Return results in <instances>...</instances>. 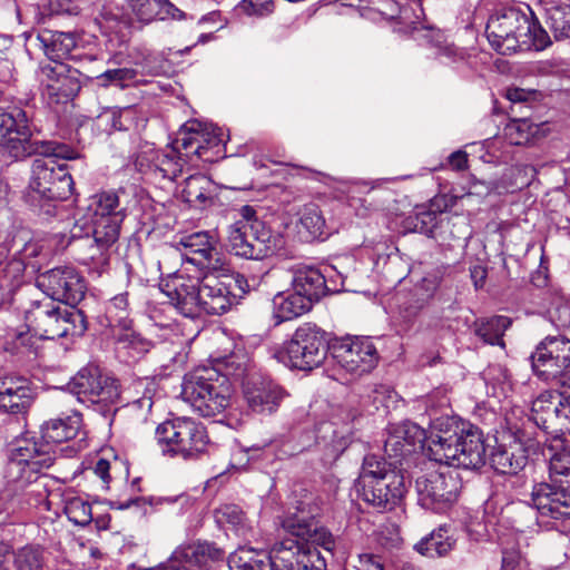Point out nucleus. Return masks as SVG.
<instances>
[{"mask_svg":"<svg viewBox=\"0 0 570 570\" xmlns=\"http://www.w3.org/2000/svg\"><path fill=\"white\" fill-rule=\"evenodd\" d=\"M282 528L296 539H284L274 544L275 570H325L326 561L317 547L332 552L335 542L332 533L318 527L314 515L297 508L282 521Z\"/></svg>","mask_w":570,"mask_h":570,"instance_id":"obj_4","label":"nucleus"},{"mask_svg":"<svg viewBox=\"0 0 570 570\" xmlns=\"http://www.w3.org/2000/svg\"><path fill=\"white\" fill-rule=\"evenodd\" d=\"M28 115L20 107L0 108V147L16 159L32 155L45 158L32 163L28 197L42 207L47 202L65 200L73 193V180L67 164L52 158L76 159L78 153L69 145L36 138Z\"/></svg>","mask_w":570,"mask_h":570,"instance_id":"obj_2","label":"nucleus"},{"mask_svg":"<svg viewBox=\"0 0 570 570\" xmlns=\"http://www.w3.org/2000/svg\"><path fill=\"white\" fill-rule=\"evenodd\" d=\"M130 10L129 22L142 26L155 20L183 19L184 12L169 0H127Z\"/></svg>","mask_w":570,"mask_h":570,"instance_id":"obj_27","label":"nucleus"},{"mask_svg":"<svg viewBox=\"0 0 570 570\" xmlns=\"http://www.w3.org/2000/svg\"><path fill=\"white\" fill-rule=\"evenodd\" d=\"M520 562V554L515 551H505L502 557V569L514 570Z\"/></svg>","mask_w":570,"mask_h":570,"instance_id":"obj_59","label":"nucleus"},{"mask_svg":"<svg viewBox=\"0 0 570 570\" xmlns=\"http://www.w3.org/2000/svg\"><path fill=\"white\" fill-rule=\"evenodd\" d=\"M67 386L80 403L88 406L106 409L119 399L117 381L104 375L97 366L82 367Z\"/></svg>","mask_w":570,"mask_h":570,"instance_id":"obj_16","label":"nucleus"},{"mask_svg":"<svg viewBox=\"0 0 570 570\" xmlns=\"http://www.w3.org/2000/svg\"><path fill=\"white\" fill-rule=\"evenodd\" d=\"M216 519L222 524H230L237 534L244 535L248 529L245 513L235 504H225L217 509Z\"/></svg>","mask_w":570,"mask_h":570,"instance_id":"obj_48","label":"nucleus"},{"mask_svg":"<svg viewBox=\"0 0 570 570\" xmlns=\"http://www.w3.org/2000/svg\"><path fill=\"white\" fill-rule=\"evenodd\" d=\"M450 166L455 170H462L466 168L468 155L464 151H454L449 157Z\"/></svg>","mask_w":570,"mask_h":570,"instance_id":"obj_57","label":"nucleus"},{"mask_svg":"<svg viewBox=\"0 0 570 570\" xmlns=\"http://www.w3.org/2000/svg\"><path fill=\"white\" fill-rule=\"evenodd\" d=\"M456 55H458V52H455L453 49L446 48L444 52L439 53V58L442 62H446L448 60H451Z\"/></svg>","mask_w":570,"mask_h":570,"instance_id":"obj_64","label":"nucleus"},{"mask_svg":"<svg viewBox=\"0 0 570 570\" xmlns=\"http://www.w3.org/2000/svg\"><path fill=\"white\" fill-rule=\"evenodd\" d=\"M492 468L501 474H515L527 463V456L518 449H507L504 446H498L490 456Z\"/></svg>","mask_w":570,"mask_h":570,"instance_id":"obj_41","label":"nucleus"},{"mask_svg":"<svg viewBox=\"0 0 570 570\" xmlns=\"http://www.w3.org/2000/svg\"><path fill=\"white\" fill-rule=\"evenodd\" d=\"M81 428V415L77 411L47 421L42 428V440H20L10 450L4 466V485L0 493V503L6 502L8 511L17 508L33 507L50 510L48 488L42 475L55 461V451L50 443L67 442L76 438Z\"/></svg>","mask_w":570,"mask_h":570,"instance_id":"obj_1","label":"nucleus"},{"mask_svg":"<svg viewBox=\"0 0 570 570\" xmlns=\"http://www.w3.org/2000/svg\"><path fill=\"white\" fill-rule=\"evenodd\" d=\"M227 234L228 250L245 259H263L272 255L276 247V239L265 223H256L254 228L233 223Z\"/></svg>","mask_w":570,"mask_h":570,"instance_id":"obj_18","label":"nucleus"},{"mask_svg":"<svg viewBox=\"0 0 570 570\" xmlns=\"http://www.w3.org/2000/svg\"><path fill=\"white\" fill-rule=\"evenodd\" d=\"M176 557L184 559L199 569H208L213 563L224 559V551L215 543L197 541L175 551Z\"/></svg>","mask_w":570,"mask_h":570,"instance_id":"obj_33","label":"nucleus"},{"mask_svg":"<svg viewBox=\"0 0 570 570\" xmlns=\"http://www.w3.org/2000/svg\"><path fill=\"white\" fill-rule=\"evenodd\" d=\"M179 560L180 558L176 557V553L174 552L173 557L167 562L157 567L155 570H188Z\"/></svg>","mask_w":570,"mask_h":570,"instance_id":"obj_61","label":"nucleus"},{"mask_svg":"<svg viewBox=\"0 0 570 570\" xmlns=\"http://www.w3.org/2000/svg\"><path fill=\"white\" fill-rule=\"evenodd\" d=\"M107 317L111 326H117L122 333L117 335L118 343L135 346L140 338L131 330V320L129 318L128 294L121 293L115 295L108 303L106 308Z\"/></svg>","mask_w":570,"mask_h":570,"instance_id":"obj_29","label":"nucleus"},{"mask_svg":"<svg viewBox=\"0 0 570 570\" xmlns=\"http://www.w3.org/2000/svg\"><path fill=\"white\" fill-rule=\"evenodd\" d=\"M313 305L309 301L295 292H279L272 299V315L275 324L292 321L307 313Z\"/></svg>","mask_w":570,"mask_h":570,"instance_id":"obj_31","label":"nucleus"},{"mask_svg":"<svg viewBox=\"0 0 570 570\" xmlns=\"http://www.w3.org/2000/svg\"><path fill=\"white\" fill-rule=\"evenodd\" d=\"M547 301L550 322L557 328L570 331V298L561 289H552Z\"/></svg>","mask_w":570,"mask_h":570,"instance_id":"obj_42","label":"nucleus"},{"mask_svg":"<svg viewBox=\"0 0 570 570\" xmlns=\"http://www.w3.org/2000/svg\"><path fill=\"white\" fill-rule=\"evenodd\" d=\"M331 355L341 371L354 376L371 372L379 361L376 347L363 337L335 340L331 344Z\"/></svg>","mask_w":570,"mask_h":570,"instance_id":"obj_20","label":"nucleus"},{"mask_svg":"<svg viewBox=\"0 0 570 570\" xmlns=\"http://www.w3.org/2000/svg\"><path fill=\"white\" fill-rule=\"evenodd\" d=\"M213 181L205 175L189 176L181 189V199L196 208H206L214 203Z\"/></svg>","mask_w":570,"mask_h":570,"instance_id":"obj_35","label":"nucleus"},{"mask_svg":"<svg viewBox=\"0 0 570 570\" xmlns=\"http://www.w3.org/2000/svg\"><path fill=\"white\" fill-rule=\"evenodd\" d=\"M461 481L454 472H429L416 478L415 489L419 504L434 512L449 509L461 490Z\"/></svg>","mask_w":570,"mask_h":570,"instance_id":"obj_17","label":"nucleus"},{"mask_svg":"<svg viewBox=\"0 0 570 570\" xmlns=\"http://www.w3.org/2000/svg\"><path fill=\"white\" fill-rule=\"evenodd\" d=\"M416 445L430 460L462 469H479L485 464L487 446L482 431L455 417L441 416L433 421L430 434L417 424L406 422L393 426L384 442L385 454L394 460L392 468L411 455Z\"/></svg>","mask_w":570,"mask_h":570,"instance_id":"obj_3","label":"nucleus"},{"mask_svg":"<svg viewBox=\"0 0 570 570\" xmlns=\"http://www.w3.org/2000/svg\"><path fill=\"white\" fill-rule=\"evenodd\" d=\"M229 570H275L274 546L269 552L239 548L228 558Z\"/></svg>","mask_w":570,"mask_h":570,"instance_id":"obj_34","label":"nucleus"},{"mask_svg":"<svg viewBox=\"0 0 570 570\" xmlns=\"http://www.w3.org/2000/svg\"><path fill=\"white\" fill-rule=\"evenodd\" d=\"M235 366L236 355L226 361L225 372L217 366H199L186 373L181 383V399L199 416L225 414L234 394L228 370L234 371Z\"/></svg>","mask_w":570,"mask_h":570,"instance_id":"obj_5","label":"nucleus"},{"mask_svg":"<svg viewBox=\"0 0 570 570\" xmlns=\"http://www.w3.org/2000/svg\"><path fill=\"white\" fill-rule=\"evenodd\" d=\"M63 511L69 521L76 525L85 527L94 520L90 503L80 497L67 498Z\"/></svg>","mask_w":570,"mask_h":570,"instance_id":"obj_44","label":"nucleus"},{"mask_svg":"<svg viewBox=\"0 0 570 570\" xmlns=\"http://www.w3.org/2000/svg\"><path fill=\"white\" fill-rule=\"evenodd\" d=\"M529 95L528 91L521 88H510L507 91V98L512 102L525 101Z\"/></svg>","mask_w":570,"mask_h":570,"instance_id":"obj_62","label":"nucleus"},{"mask_svg":"<svg viewBox=\"0 0 570 570\" xmlns=\"http://www.w3.org/2000/svg\"><path fill=\"white\" fill-rule=\"evenodd\" d=\"M39 252V244L37 242L30 240L24 243L23 247L17 254L29 264V259L38 256Z\"/></svg>","mask_w":570,"mask_h":570,"instance_id":"obj_55","label":"nucleus"},{"mask_svg":"<svg viewBox=\"0 0 570 570\" xmlns=\"http://www.w3.org/2000/svg\"><path fill=\"white\" fill-rule=\"evenodd\" d=\"M532 368L546 382L563 386V395L570 399V340L548 336L531 355Z\"/></svg>","mask_w":570,"mask_h":570,"instance_id":"obj_14","label":"nucleus"},{"mask_svg":"<svg viewBox=\"0 0 570 570\" xmlns=\"http://www.w3.org/2000/svg\"><path fill=\"white\" fill-rule=\"evenodd\" d=\"M138 73L142 76H160L166 72L167 62L160 56L148 55L136 62Z\"/></svg>","mask_w":570,"mask_h":570,"instance_id":"obj_49","label":"nucleus"},{"mask_svg":"<svg viewBox=\"0 0 570 570\" xmlns=\"http://www.w3.org/2000/svg\"><path fill=\"white\" fill-rule=\"evenodd\" d=\"M51 11L55 13H68L73 14L77 13V7L73 6L69 0L66 3H61L60 0H50Z\"/></svg>","mask_w":570,"mask_h":570,"instance_id":"obj_58","label":"nucleus"},{"mask_svg":"<svg viewBox=\"0 0 570 570\" xmlns=\"http://www.w3.org/2000/svg\"><path fill=\"white\" fill-rule=\"evenodd\" d=\"M33 401L32 389L23 377H0V411L10 414L26 413Z\"/></svg>","mask_w":570,"mask_h":570,"instance_id":"obj_26","label":"nucleus"},{"mask_svg":"<svg viewBox=\"0 0 570 570\" xmlns=\"http://www.w3.org/2000/svg\"><path fill=\"white\" fill-rule=\"evenodd\" d=\"M532 505L519 502L508 507L513 528L517 531L553 530L570 519V493L549 483L533 485Z\"/></svg>","mask_w":570,"mask_h":570,"instance_id":"obj_8","label":"nucleus"},{"mask_svg":"<svg viewBox=\"0 0 570 570\" xmlns=\"http://www.w3.org/2000/svg\"><path fill=\"white\" fill-rule=\"evenodd\" d=\"M26 322L29 330L43 340L81 336L87 330V320L81 309L61 306L49 298L32 303L26 312Z\"/></svg>","mask_w":570,"mask_h":570,"instance_id":"obj_11","label":"nucleus"},{"mask_svg":"<svg viewBox=\"0 0 570 570\" xmlns=\"http://www.w3.org/2000/svg\"><path fill=\"white\" fill-rule=\"evenodd\" d=\"M239 218L235 223H239L247 228L253 227L256 225V223H263L261 219L256 216V210L248 205L242 206L238 210Z\"/></svg>","mask_w":570,"mask_h":570,"instance_id":"obj_51","label":"nucleus"},{"mask_svg":"<svg viewBox=\"0 0 570 570\" xmlns=\"http://www.w3.org/2000/svg\"><path fill=\"white\" fill-rule=\"evenodd\" d=\"M37 40L52 63L68 57L77 45V38L72 32L43 30L38 35Z\"/></svg>","mask_w":570,"mask_h":570,"instance_id":"obj_32","label":"nucleus"},{"mask_svg":"<svg viewBox=\"0 0 570 570\" xmlns=\"http://www.w3.org/2000/svg\"><path fill=\"white\" fill-rule=\"evenodd\" d=\"M383 564L377 556L370 553L361 554L358 558L357 570H383Z\"/></svg>","mask_w":570,"mask_h":570,"instance_id":"obj_52","label":"nucleus"},{"mask_svg":"<svg viewBox=\"0 0 570 570\" xmlns=\"http://www.w3.org/2000/svg\"><path fill=\"white\" fill-rule=\"evenodd\" d=\"M228 373L235 381H240L244 399L256 413H273L286 395L278 384L258 373L245 355H236L235 370H228Z\"/></svg>","mask_w":570,"mask_h":570,"instance_id":"obj_13","label":"nucleus"},{"mask_svg":"<svg viewBox=\"0 0 570 570\" xmlns=\"http://www.w3.org/2000/svg\"><path fill=\"white\" fill-rule=\"evenodd\" d=\"M200 278L177 273L167 278L160 289L179 314L194 318L200 314Z\"/></svg>","mask_w":570,"mask_h":570,"instance_id":"obj_23","label":"nucleus"},{"mask_svg":"<svg viewBox=\"0 0 570 570\" xmlns=\"http://www.w3.org/2000/svg\"><path fill=\"white\" fill-rule=\"evenodd\" d=\"M358 487L362 500L380 511L392 510L406 491L403 474L374 454L364 458Z\"/></svg>","mask_w":570,"mask_h":570,"instance_id":"obj_9","label":"nucleus"},{"mask_svg":"<svg viewBox=\"0 0 570 570\" xmlns=\"http://www.w3.org/2000/svg\"><path fill=\"white\" fill-rule=\"evenodd\" d=\"M531 419L544 431L557 424L570 422V399L563 395V386L558 391H546L532 402Z\"/></svg>","mask_w":570,"mask_h":570,"instance_id":"obj_25","label":"nucleus"},{"mask_svg":"<svg viewBox=\"0 0 570 570\" xmlns=\"http://www.w3.org/2000/svg\"><path fill=\"white\" fill-rule=\"evenodd\" d=\"M42 98L49 105L66 104L80 90V72L63 62L40 66L37 71Z\"/></svg>","mask_w":570,"mask_h":570,"instance_id":"obj_19","label":"nucleus"},{"mask_svg":"<svg viewBox=\"0 0 570 570\" xmlns=\"http://www.w3.org/2000/svg\"><path fill=\"white\" fill-rule=\"evenodd\" d=\"M298 233L306 240L321 237L324 234L325 219L315 204L305 205L298 213Z\"/></svg>","mask_w":570,"mask_h":570,"instance_id":"obj_40","label":"nucleus"},{"mask_svg":"<svg viewBox=\"0 0 570 570\" xmlns=\"http://www.w3.org/2000/svg\"><path fill=\"white\" fill-rule=\"evenodd\" d=\"M216 244V238L208 232L183 235L173 243L176 249L198 256L190 258L191 262L212 271H228L225 258L218 252Z\"/></svg>","mask_w":570,"mask_h":570,"instance_id":"obj_24","label":"nucleus"},{"mask_svg":"<svg viewBox=\"0 0 570 570\" xmlns=\"http://www.w3.org/2000/svg\"><path fill=\"white\" fill-rule=\"evenodd\" d=\"M485 33L491 47L501 55L531 48L540 51L551 45L542 26L515 8H501L492 13Z\"/></svg>","mask_w":570,"mask_h":570,"instance_id":"obj_7","label":"nucleus"},{"mask_svg":"<svg viewBox=\"0 0 570 570\" xmlns=\"http://www.w3.org/2000/svg\"><path fill=\"white\" fill-rule=\"evenodd\" d=\"M156 442L165 455L196 459L209 446L206 428L187 416L160 423L155 431Z\"/></svg>","mask_w":570,"mask_h":570,"instance_id":"obj_12","label":"nucleus"},{"mask_svg":"<svg viewBox=\"0 0 570 570\" xmlns=\"http://www.w3.org/2000/svg\"><path fill=\"white\" fill-rule=\"evenodd\" d=\"M440 285V277L436 273H428L413 288L412 299L403 309V317L406 321L414 318L429 302L433 298Z\"/></svg>","mask_w":570,"mask_h":570,"instance_id":"obj_36","label":"nucleus"},{"mask_svg":"<svg viewBox=\"0 0 570 570\" xmlns=\"http://www.w3.org/2000/svg\"><path fill=\"white\" fill-rule=\"evenodd\" d=\"M510 325L511 320L509 317L493 316L478 322L475 334L488 344L504 346L502 337Z\"/></svg>","mask_w":570,"mask_h":570,"instance_id":"obj_43","label":"nucleus"},{"mask_svg":"<svg viewBox=\"0 0 570 570\" xmlns=\"http://www.w3.org/2000/svg\"><path fill=\"white\" fill-rule=\"evenodd\" d=\"M237 10L247 16L264 17L273 12V0H242Z\"/></svg>","mask_w":570,"mask_h":570,"instance_id":"obj_50","label":"nucleus"},{"mask_svg":"<svg viewBox=\"0 0 570 570\" xmlns=\"http://www.w3.org/2000/svg\"><path fill=\"white\" fill-rule=\"evenodd\" d=\"M37 285L52 301L63 302L68 306L79 303L86 292L83 278L72 266H59L41 273Z\"/></svg>","mask_w":570,"mask_h":570,"instance_id":"obj_21","label":"nucleus"},{"mask_svg":"<svg viewBox=\"0 0 570 570\" xmlns=\"http://www.w3.org/2000/svg\"><path fill=\"white\" fill-rule=\"evenodd\" d=\"M131 200L124 188L104 190L90 198L89 209L92 212L94 243L99 250V263L108 262L104 250L109 248L119 237L120 226L128 215Z\"/></svg>","mask_w":570,"mask_h":570,"instance_id":"obj_10","label":"nucleus"},{"mask_svg":"<svg viewBox=\"0 0 570 570\" xmlns=\"http://www.w3.org/2000/svg\"><path fill=\"white\" fill-rule=\"evenodd\" d=\"M544 455L549 459V474L561 490L569 493L570 490V450L567 441L556 435L547 445Z\"/></svg>","mask_w":570,"mask_h":570,"instance_id":"obj_28","label":"nucleus"},{"mask_svg":"<svg viewBox=\"0 0 570 570\" xmlns=\"http://www.w3.org/2000/svg\"><path fill=\"white\" fill-rule=\"evenodd\" d=\"M13 566L16 570H42V550L35 546H24L14 553Z\"/></svg>","mask_w":570,"mask_h":570,"instance_id":"obj_47","label":"nucleus"},{"mask_svg":"<svg viewBox=\"0 0 570 570\" xmlns=\"http://www.w3.org/2000/svg\"><path fill=\"white\" fill-rule=\"evenodd\" d=\"M293 289L307 298L311 305L331 291L325 275L311 266L299 267L294 272Z\"/></svg>","mask_w":570,"mask_h":570,"instance_id":"obj_30","label":"nucleus"},{"mask_svg":"<svg viewBox=\"0 0 570 570\" xmlns=\"http://www.w3.org/2000/svg\"><path fill=\"white\" fill-rule=\"evenodd\" d=\"M200 313L220 315L226 313L236 302L237 295L233 286L246 292L247 281L244 276L236 274L226 279L215 275H206L200 278Z\"/></svg>","mask_w":570,"mask_h":570,"instance_id":"obj_22","label":"nucleus"},{"mask_svg":"<svg viewBox=\"0 0 570 570\" xmlns=\"http://www.w3.org/2000/svg\"><path fill=\"white\" fill-rule=\"evenodd\" d=\"M537 4L543 11L556 40L570 39V6L548 0H538Z\"/></svg>","mask_w":570,"mask_h":570,"instance_id":"obj_37","label":"nucleus"},{"mask_svg":"<svg viewBox=\"0 0 570 570\" xmlns=\"http://www.w3.org/2000/svg\"><path fill=\"white\" fill-rule=\"evenodd\" d=\"M138 70L134 68H118L109 69L97 77L101 86H117L125 88L131 83L146 82L145 80L137 79Z\"/></svg>","mask_w":570,"mask_h":570,"instance_id":"obj_46","label":"nucleus"},{"mask_svg":"<svg viewBox=\"0 0 570 570\" xmlns=\"http://www.w3.org/2000/svg\"><path fill=\"white\" fill-rule=\"evenodd\" d=\"M503 134L510 145L522 146L543 137L544 128L543 124L538 125L527 118L512 119L505 125Z\"/></svg>","mask_w":570,"mask_h":570,"instance_id":"obj_39","label":"nucleus"},{"mask_svg":"<svg viewBox=\"0 0 570 570\" xmlns=\"http://www.w3.org/2000/svg\"><path fill=\"white\" fill-rule=\"evenodd\" d=\"M222 142L220 129L197 121L188 122L180 137L157 153L154 165L164 178L174 180L184 166L193 161L194 156L204 161H214Z\"/></svg>","mask_w":570,"mask_h":570,"instance_id":"obj_6","label":"nucleus"},{"mask_svg":"<svg viewBox=\"0 0 570 570\" xmlns=\"http://www.w3.org/2000/svg\"><path fill=\"white\" fill-rule=\"evenodd\" d=\"M110 463L105 459H99L95 466L92 468V472L96 476H98L104 484V488H108V484L110 482Z\"/></svg>","mask_w":570,"mask_h":570,"instance_id":"obj_53","label":"nucleus"},{"mask_svg":"<svg viewBox=\"0 0 570 570\" xmlns=\"http://www.w3.org/2000/svg\"><path fill=\"white\" fill-rule=\"evenodd\" d=\"M328 351L331 345L325 332L309 323L299 326L284 345L288 365L299 371H312L321 366Z\"/></svg>","mask_w":570,"mask_h":570,"instance_id":"obj_15","label":"nucleus"},{"mask_svg":"<svg viewBox=\"0 0 570 570\" xmlns=\"http://www.w3.org/2000/svg\"><path fill=\"white\" fill-rule=\"evenodd\" d=\"M153 399L149 395H144L142 397L131 402L128 406L131 412H140L141 416H146L151 407H153Z\"/></svg>","mask_w":570,"mask_h":570,"instance_id":"obj_54","label":"nucleus"},{"mask_svg":"<svg viewBox=\"0 0 570 570\" xmlns=\"http://www.w3.org/2000/svg\"><path fill=\"white\" fill-rule=\"evenodd\" d=\"M470 276L475 288H481L485 283L487 269L481 265H475L470 268Z\"/></svg>","mask_w":570,"mask_h":570,"instance_id":"obj_56","label":"nucleus"},{"mask_svg":"<svg viewBox=\"0 0 570 570\" xmlns=\"http://www.w3.org/2000/svg\"><path fill=\"white\" fill-rule=\"evenodd\" d=\"M140 503H141L140 498H134V499H129L126 501H112L111 508L117 509V510H126L134 505H139Z\"/></svg>","mask_w":570,"mask_h":570,"instance_id":"obj_63","label":"nucleus"},{"mask_svg":"<svg viewBox=\"0 0 570 570\" xmlns=\"http://www.w3.org/2000/svg\"><path fill=\"white\" fill-rule=\"evenodd\" d=\"M28 263L18 254L8 263V268L13 272L14 276L23 273Z\"/></svg>","mask_w":570,"mask_h":570,"instance_id":"obj_60","label":"nucleus"},{"mask_svg":"<svg viewBox=\"0 0 570 570\" xmlns=\"http://www.w3.org/2000/svg\"><path fill=\"white\" fill-rule=\"evenodd\" d=\"M131 107H108L97 116V126L105 131L127 130V124L122 122L121 117L129 118Z\"/></svg>","mask_w":570,"mask_h":570,"instance_id":"obj_45","label":"nucleus"},{"mask_svg":"<svg viewBox=\"0 0 570 570\" xmlns=\"http://www.w3.org/2000/svg\"><path fill=\"white\" fill-rule=\"evenodd\" d=\"M455 543L456 540L450 534L449 529L442 525L422 538L414 549L424 557L438 558L448 556L454 549Z\"/></svg>","mask_w":570,"mask_h":570,"instance_id":"obj_38","label":"nucleus"}]
</instances>
